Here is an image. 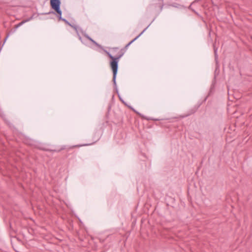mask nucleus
<instances>
[{
  "label": "nucleus",
  "instance_id": "nucleus-7",
  "mask_svg": "<svg viewBox=\"0 0 252 252\" xmlns=\"http://www.w3.org/2000/svg\"><path fill=\"white\" fill-rule=\"evenodd\" d=\"M70 27H71L72 28H73L75 31H76V33H78V32H79V30L80 31V29H81V28L79 29L78 30V28L77 26H75V25H71V26H70Z\"/></svg>",
  "mask_w": 252,
  "mask_h": 252
},
{
  "label": "nucleus",
  "instance_id": "nucleus-8",
  "mask_svg": "<svg viewBox=\"0 0 252 252\" xmlns=\"http://www.w3.org/2000/svg\"><path fill=\"white\" fill-rule=\"evenodd\" d=\"M214 53H215V59L216 60L217 58H218L217 49L215 48V47H214Z\"/></svg>",
  "mask_w": 252,
  "mask_h": 252
},
{
  "label": "nucleus",
  "instance_id": "nucleus-3",
  "mask_svg": "<svg viewBox=\"0 0 252 252\" xmlns=\"http://www.w3.org/2000/svg\"><path fill=\"white\" fill-rule=\"evenodd\" d=\"M50 4L52 9L55 10L58 15H62V11L60 9L61 1L60 0H50Z\"/></svg>",
  "mask_w": 252,
  "mask_h": 252
},
{
  "label": "nucleus",
  "instance_id": "nucleus-5",
  "mask_svg": "<svg viewBox=\"0 0 252 252\" xmlns=\"http://www.w3.org/2000/svg\"><path fill=\"white\" fill-rule=\"evenodd\" d=\"M80 30L82 34L88 39H89L92 42L94 41V40L91 37H90L82 29H80Z\"/></svg>",
  "mask_w": 252,
  "mask_h": 252
},
{
  "label": "nucleus",
  "instance_id": "nucleus-2",
  "mask_svg": "<svg viewBox=\"0 0 252 252\" xmlns=\"http://www.w3.org/2000/svg\"><path fill=\"white\" fill-rule=\"evenodd\" d=\"M126 50V49H125V48L124 49H122L119 52V55L116 57H113L110 53L108 52L107 51H105L108 57L112 60V61L110 62V65L113 71V81L115 86L116 85V78L118 69V62L120 58H121L124 55Z\"/></svg>",
  "mask_w": 252,
  "mask_h": 252
},
{
  "label": "nucleus",
  "instance_id": "nucleus-11",
  "mask_svg": "<svg viewBox=\"0 0 252 252\" xmlns=\"http://www.w3.org/2000/svg\"><path fill=\"white\" fill-rule=\"evenodd\" d=\"M92 43H93V44H94L95 45H96V46H98H98H99V45L97 42H96L94 40V41L92 42Z\"/></svg>",
  "mask_w": 252,
  "mask_h": 252
},
{
  "label": "nucleus",
  "instance_id": "nucleus-6",
  "mask_svg": "<svg viewBox=\"0 0 252 252\" xmlns=\"http://www.w3.org/2000/svg\"><path fill=\"white\" fill-rule=\"evenodd\" d=\"M58 17H59V18L60 20H61L64 21L66 24L68 25L69 26H71V24L70 23H69L66 19H65L64 18H63L62 17V15L60 16V15H59Z\"/></svg>",
  "mask_w": 252,
  "mask_h": 252
},
{
  "label": "nucleus",
  "instance_id": "nucleus-10",
  "mask_svg": "<svg viewBox=\"0 0 252 252\" xmlns=\"http://www.w3.org/2000/svg\"><path fill=\"white\" fill-rule=\"evenodd\" d=\"M78 36V38L79 39V40L82 42H83V41H82V37H81V36L80 35L79 33V32H78V33H77Z\"/></svg>",
  "mask_w": 252,
  "mask_h": 252
},
{
  "label": "nucleus",
  "instance_id": "nucleus-4",
  "mask_svg": "<svg viewBox=\"0 0 252 252\" xmlns=\"http://www.w3.org/2000/svg\"><path fill=\"white\" fill-rule=\"evenodd\" d=\"M146 29L147 28L145 29L138 36H137L135 38H134L132 40H131L128 44H127L125 47V49L126 50L127 48L129 47V46L134 41H135L137 38H138L143 34V33L145 31Z\"/></svg>",
  "mask_w": 252,
  "mask_h": 252
},
{
  "label": "nucleus",
  "instance_id": "nucleus-14",
  "mask_svg": "<svg viewBox=\"0 0 252 252\" xmlns=\"http://www.w3.org/2000/svg\"><path fill=\"white\" fill-rule=\"evenodd\" d=\"M9 35V33H8V34H7V35L6 36V37L5 38V39H4V42L5 41V40H6V39L8 38V37Z\"/></svg>",
  "mask_w": 252,
  "mask_h": 252
},
{
  "label": "nucleus",
  "instance_id": "nucleus-12",
  "mask_svg": "<svg viewBox=\"0 0 252 252\" xmlns=\"http://www.w3.org/2000/svg\"><path fill=\"white\" fill-rule=\"evenodd\" d=\"M92 43H93V44H94L95 45H96V46H98H98H99V45L97 42H96L94 40V41L92 42Z\"/></svg>",
  "mask_w": 252,
  "mask_h": 252
},
{
  "label": "nucleus",
  "instance_id": "nucleus-9",
  "mask_svg": "<svg viewBox=\"0 0 252 252\" xmlns=\"http://www.w3.org/2000/svg\"><path fill=\"white\" fill-rule=\"evenodd\" d=\"M24 23H25V21H22V22H20V23L17 24V26H16L17 29L18 27H19L20 26H21Z\"/></svg>",
  "mask_w": 252,
  "mask_h": 252
},
{
  "label": "nucleus",
  "instance_id": "nucleus-15",
  "mask_svg": "<svg viewBox=\"0 0 252 252\" xmlns=\"http://www.w3.org/2000/svg\"><path fill=\"white\" fill-rule=\"evenodd\" d=\"M194 113V112H191V114H192V113ZM190 114H191V113L189 114H188V115H186V116H183V117H187V116H189V115H190Z\"/></svg>",
  "mask_w": 252,
  "mask_h": 252
},
{
  "label": "nucleus",
  "instance_id": "nucleus-16",
  "mask_svg": "<svg viewBox=\"0 0 252 252\" xmlns=\"http://www.w3.org/2000/svg\"><path fill=\"white\" fill-rule=\"evenodd\" d=\"M54 13L53 12H49L47 14H50V13Z\"/></svg>",
  "mask_w": 252,
  "mask_h": 252
},
{
  "label": "nucleus",
  "instance_id": "nucleus-13",
  "mask_svg": "<svg viewBox=\"0 0 252 252\" xmlns=\"http://www.w3.org/2000/svg\"><path fill=\"white\" fill-rule=\"evenodd\" d=\"M92 43H93V44H94L95 45H96V46H98H98H99V45L97 42H96L94 40V41L92 42Z\"/></svg>",
  "mask_w": 252,
  "mask_h": 252
},
{
  "label": "nucleus",
  "instance_id": "nucleus-1",
  "mask_svg": "<svg viewBox=\"0 0 252 252\" xmlns=\"http://www.w3.org/2000/svg\"><path fill=\"white\" fill-rule=\"evenodd\" d=\"M126 50V49H125V48L124 49H122L119 52V55L116 57H113L110 53L108 52L107 51H105L108 57L112 60V61L110 62V65L113 71V81L115 86L116 85V78L118 69V62L120 58H121L124 55Z\"/></svg>",
  "mask_w": 252,
  "mask_h": 252
}]
</instances>
